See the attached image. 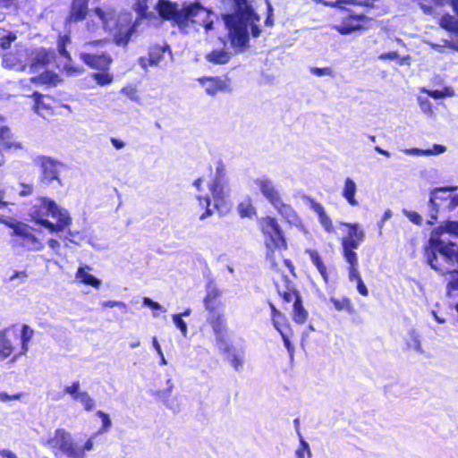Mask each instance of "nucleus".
Wrapping results in <instances>:
<instances>
[{
	"label": "nucleus",
	"mask_w": 458,
	"mask_h": 458,
	"mask_svg": "<svg viewBox=\"0 0 458 458\" xmlns=\"http://www.w3.org/2000/svg\"><path fill=\"white\" fill-rule=\"evenodd\" d=\"M427 263L439 273H449L446 294L453 297L458 291V249L454 243H445L439 238H430L424 249Z\"/></svg>",
	"instance_id": "obj_1"
},
{
	"label": "nucleus",
	"mask_w": 458,
	"mask_h": 458,
	"mask_svg": "<svg viewBox=\"0 0 458 458\" xmlns=\"http://www.w3.org/2000/svg\"><path fill=\"white\" fill-rule=\"evenodd\" d=\"M356 4H359L357 0H335L323 3L325 6L335 9L331 14L335 22L332 29L340 35L361 33L369 28L372 18L363 13H357Z\"/></svg>",
	"instance_id": "obj_2"
},
{
	"label": "nucleus",
	"mask_w": 458,
	"mask_h": 458,
	"mask_svg": "<svg viewBox=\"0 0 458 458\" xmlns=\"http://www.w3.org/2000/svg\"><path fill=\"white\" fill-rule=\"evenodd\" d=\"M30 216L32 221L52 233L64 232L72 222L66 210L47 197L38 199V203L32 206Z\"/></svg>",
	"instance_id": "obj_3"
},
{
	"label": "nucleus",
	"mask_w": 458,
	"mask_h": 458,
	"mask_svg": "<svg viewBox=\"0 0 458 458\" xmlns=\"http://www.w3.org/2000/svg\"><path fill=\"white\" fill-rule=\"evenodd\" d=\"M258 227L263 236L267 258L272 266H276L275 253L288 249L285 233L276 217L271 216H261L258 219Z\"/></svg>",
	"instance_id": "obj_4"
},
{
	"label": "nucleus",
	"mask_w": 458,
	"mask_h": 458,
	"mask_svg": "<svg viewBox=\"0 0 458 458\" xmlns=\"http://www.w3.org/2000/svg\"><path fill=\"white\" fill-rule=\"evenodd\" d=\"M276 293L284 310L292 307L291 317L294 323L303 325L309 318V311L304 307L303 299L294 283L287 276H283L281 282L275 284Z\"/></svg>",
	"instance_id": "obj_5"
},
{
	"label": "nucleus",
	"mask_w": 458,
	"mask_h": 458,
	"mask_svg": "<svg viewBox=\"0 0 458 458\" xmlns=\"http://www.w3.org/2000/svg\"><path fill=\"white\" fill-rule=\"evenodd\" d=\"M254 183L265 199L283 218L292 222L298 217L292 205L284 201L280 191L276 189L271 179L267 177L258 178L254 181Z\"/></svg>",
	"instance_id": "obj_6"
},
{
	"label": "nucleus",
	"mask_w": 458,
	"mask_h": 458,
	"mask_svg": "<svg viewBox=\"0 0 458 458\" xmlns=\"http://www.w3.org/2000/svg\"><path fill=\"white\" fill-rule=\"evenodd\" d=\"M339 226L344 227L346 234L341 239V253L348 264L359 262L355 251L365 240V233L358 223L340 221Z\"/></svg>",
	"instance_id": "obj_7"
},
{
	"label": "nucleus",
	"mask_w": 458,
	"mask_h": 458,
	"mask_svg": "<svg viewBox=\"0 0 458 458\" xmlns=\"http://www.w3.org/2000/svg\"><path fill=\"white\" fill-rule=\"evenodd\" d=\"M43 445L50 448L55 454L60 452L69 458H81L82 452L80 446L64 428L55 429L54 436L43 442Z\"/></svg>",
	"instance_id": "obj_8"
},
{
	"label": "nucleus",
	"mask_w": 458,
	"mask_h": 458,
	"mask_svg": "<svg viewBox=\"0 0 458 458\" xmlns=\"http://www.w3.org/2000/svg\"><path fill=\"white\" fill-rule=\"evenodd\" d=\"M224 21L228 30L227 37L233 48L243 49L249 43L247 23L234 13L224 16Z\"/></svg>",
	"instance_id": "obj_9"
},
{
	"label": "nucleus",
	"mask_w": 458,
	"mask_h": 458,
	"mask_svg": "<svg viewBox=\"0 0 458 458\" xmlns=\"http://www.w3.org/2000/svg\"><path fill=\"white\" fill-rule=\"evenodd\" d=\"M207 323L211 327L215 335L216 344L224 354L233 351V345L229 342V327L226 317L224 313L207 316Z\"/></svg>",
	"instance_id": "obj_10"
},
{
	"label": "nucleus",
	"mask_w": 458,
	"mask_h": 458,
	"mask_svg": "<svg viewBox=\"0 0 458 458\" xmlns=\"http://www.w3.org/2000/svg\"><path fill=\"white\" fill-rule=\"evenodd\" d=\"M34 163L38 167V182L41 184L49 185L55 181L61 182L60 169L64 167L61 161L49 156L40 155L35 157Z\"/></svg>",
	"instance_id": "obj_11"
},
{
	"label": "nucleus",
	"mask_w": 458,
	"mask_h": 458,
	"mask_svg": "<svg viewBox=\"0 0 458 458\" xmlns=\"http://www.w3.org/2000/svg\"><path fill=\"white\" fill-rule=\"evenodd\" d=\"M12 327H8L0 330V362L8 360L13 363L25 355L21 353V348L16 344L18 334L12 332Z\"/></svg>",
	"instance_id": "obj_12"
},
{
	"label": "nucleus",
	"mask_w": 458,
	"mask_h": 458,
	"mask_svg": "<svg viewBox=\"0 0 458 458\" xmlns=\"http://www.w3.org/2000/svg\"><path fill=\"white\" fill-rule=\"evenodd\" d=\"M271 310V322L276 330L281 335L284 344L291 356L293 355L294 347L290 338L293 335V330L289 319L273 302H268Z\"/></svg>",
	"instance_id": "obj_13"
},
{
	"label": "nucleus",
	"mask_w": 458,
	"mask_h": 458,
	"mask_svg": "<svg viewBox=\"0 0 458 458\" xmlns=\"http://www.w3.org/2000/svg\"><path fill=\"white\" fill-rule=\"evenodd\" d=\"M271 310V322L276 330L281 335L284 344L291 356L293 355L294 347L290 338L293 335V330L289 319L273 302H268Z\"/></svg>",
	"instance_id": "obj_14"
},
{
	"label": "nucleus",
	"mask_w": 458,
	"mask_h": 458,
	"mask_svg": "<svg viewBox=\"0 0 458 458\" xmlns=\"http://www.w3.org/2000/svg\"><path fill=\"white\" fill-rule=\"evenodd\" d=\"M2 224L11 228L12 237H18L21 241L22 245L35 246L38 243V238L33 234V228L29 225L16 220H2Z\"/></svg>",
	"instance_id": "obj_15"
},
{
	"label": "nucleus",
	"mask_w": 458,
	"mask_h": 458,
	"mask_svg": "<svg viewBox=\"0 0 458 458\" xmlns=\"http://www.w3.org/2000/svg\"><path fill=\"white\" fill-rule=\"evenodd\" d=\"M79 58L89 68L103 72L108 71L112 63L110 55L105 51L81 52Z\"/></svg>",
	"instance_id": "obj_16"
},
{
	"label": "nucleus",
	"mask_w": 458,
	"mask_h": 458,
	"mask_svg": "<svg viewBox=\"0 0 458 458\" xmlns=\"http://www.w3.org/2000/svg\"><path fill=\"white\" fill-rule=\"evenodd\" d=\"M55 59V53L53 49L38 47L31 51L30 55V72L37 73L40 70L46 69Z\"/></svg>",
	"instance_id": "obj_17"
},
{
	"label": "nucleus",
	"mask_w": 458,
	"mask_h": 458,
	"mask_svg": "<svg viewBox=\"0 0 458 458\" xmlns=\"http://www.w3.org/2000/svg\"><path fill=\"white\" fill-rule=\"evenodd\" d=\"M201 86L205 88L207 94L215 96L219 92H230V79L227 76L224 78L218 76H203L198 79Z\"/></svg>",
	"instance_id": "obj_18"
},
{
	"label": "nucleus",
	"mask_w": 458,
	"mask_h": 458,
	"mask_svg": "<svg viewBox=\"0 0 458 458\" xmlns=\"http://www.w3.org/2000/svg\"><path fill=\"white\" fill-rule=\"evenodd\" d=\"M88 0H72L65 24H77L86 20L89 9Z\"/></svg>",
	"instance_id": "obj_19"
},
{
	"label": "nucleus",
	"mask_w": 458,
	"mask_h": 458,
	"mask_svg": "<svg viewBox=\"0 0 458 458\" xmlns=\"http://www.w3.org/2000/svg\"><path fill=\"white\" fill-rule=\"evenodd\" d=\"M458 189L457 186H444V187H437L431 191L430 192V198H429V204L432 208V210L435 212L434 215H432V219L434 221L437 220V214L438 213L439 209L441 208H445V205L447 203V199L451 197V194L447 195H441L439 193H446L448 191H454Z\"/></svg>",
	"instance_id": "obj_20"
},
{
	"label": "nucleus",
	"mask_w": 458,
	"mask_h": 458,
	"mask_svg": "<svg viewBox=\"0 0 458 458\" xmlns=\"http://www.w3.org/2000/svg\"><path fill=\"white\" fill-rule=\"evenodd\" d=\"M310 208L317 214L318 220L324 231L328 234L336 235V229L333 224L332 219L327 214L323 205L312 198H307Z\"/></svg>",
	"instance_id": "obj_21"
},
{
	"label": "nucleus",
	"mask_w": 458,
	"mask_h": 458,
	"mask_svg": "<svg viewBox=\"0 0 458 458\" xmlns=\"http://www.w3.org/2000/svg\"><path fill=\"white\" fill-rule=\"evenodd\" d=\"M208 189L214 200V208L219 213L226 211L227 204L221 180L214 178L208 184Z\"/></svg>",
	"instance_id": "obj_22"
},
{
	"label": "nucleus",
	"mask_w": 458,
	"mask_h": 458,
	"mask_svg": "<svg viewBox=\"0 0 458 458\" xmlns=\"http://www.w3.org/2000/svg\"><path fill=\"white\" fill-rule=\"evenodd\" d=\"M222 291L216 287H211L207 290V293L203 299L205 310L208 312V316L218 314L219 310L223 308V302L221 301Z\"/></svg>",
	"instance_id": "obj_23"
},
{
	"label": "nucleus",
	"mask_w": 458,
	"mask_h": 458,
	"mask_svg": "<svg viewBox=\"0 0 458 458\" xmlns=\"http://www.w3.org/2000/svg\"><path fill=\"white\" fill-rule=\"evenodd\" d=\"M453 11L458 16V0H448ZM439 26L448 32L458 36V18L450 14H443L438 22Z\"/></svg>",
	"instance_id": "obj_24"
},
{
	"label": "nucleus",
	"mask_w": 458,
	"mask_h": 458,
	"mask_svg": "<svg viewBox=\"0 0 458 458\" xmlns=\"http://www.w3.org/2000/svg\"><path fill=\"white\" fill-rule=\"evenodd\" d=\"M157 10L160 17L166 21H173L178 24L180 17L178 6L175 3L167 0H159L157 3Z\"/></svg>",
	"instance_id": "obj_25"
},
{
	"label": "nucleus",
	"mask_w": 458,
	"mask_h": 458,
	"mask_svg": "<svg viewBox=\"0 0 458 458\" xmlns=\"http://www.w3.org/2000/svg\"><path fill=\"white\" fill-rule=\"evenodd\" d=\"M21 148V144L14 140L11 129L6 125H0V150H17Z\"/></svg>",
	"instance_id": "obj_26"
},
{
	"label": "nucleus",
	"mask_w": 458,
	"mask_h": 458,
	"mask_svg": "<svg viewBox=\"0 0 458 458\" xmlns=\"http://www.w3.org/2000/svg\"><path fill=\"white\" fill-rule=\"evenodd\" d=\"M348 278L351 282H356L357 291L361 296H369V289L359 272V262L348 264Z\"/></svg>",
	"instance_id": "obj_27"
},
{
	"label": "nucleus",
	"mask_w": 458,
	"mask_h": 458,
	"mask_svg": "<svg viewBox=\"0 0 458 458\" xmlns=\"http://www.w3.org/2000/svg\"><path fill=\"white\" fill-rule=\"evenodd\" d=\"M91 270V267L88 265L79 267L75 273V278L78 282L89 285L94 288H99L101 285V280L97 278L95 276L89 274L88 271Z\"/></svg>",
	"instance_id": "obj_28"
},
{
	"label": "nucleus",
	"mask_w": 458,
	"mask_h": 458,
	"mask_svg": "<svg viewBox=\"0 0 458 458\" xmlns=\"http://www.w3.org/2000/svg\"><path fill=\"white\" fill-rule=\"evenodd\" d=\"M61 80L57 73L46 70L37 76L31 77L30 81L35 85L56 86Z\"/></svg>",
	"instance_id": "obj_29"
},
{
	"label": "nucleus",
	"mask_w": 458,
	"mask_h": 458,
	"mask_svg": "<svg viewBox=\"0 0 458 458\" xmlns=\"http://www.w3.org/2000/svg\"><path fill=\"white\" fill-rule=\"evenodd\" d=\"M205 59L212 64L223 65L230 62L231 53L224 48L213 49L205 55Z\"/></svg>",
	"instance_id": "obj_30"
},
{
	"label": "nucleus",
	"mask_w": 458,
	"mask_h": 458,
	"mask_svg": "<svg viewBox=\"0 0 458 458\" xmlns=\"http://www.w3.org/2000/svg\"><path fill=\"white\" fill-rule=\"evenodd\" d=\"M334 308L337 311H346L349 315L356 316L357 310L352 301L349 297L335 298L331 297L329 299Z\"/></svg>",
	"instance_id": "obj_31"
},
{
	"label": "nucleus",
	"mask_w": 458,
	"mask_h": 458,
	"mask_svg": "<svg viewBox=\"0 0 458 458\" xmlns=\"http://www.w3.org/2000/svg\"><path fill=\"white\" fill-rule=\"evenodd\" d=\"M202 10V6L198 4H191L188 6L183 7L182 9H180L179 14V20H178V25H185L190 21H193V18L197 16V14L199 13V11Z\"/></svg>",
	"instance_id": "obj_32"
},
{
	"label": "nucleus",
	"mask_w": 458,
	"mask_h": 458,
	"mask_svg": "<svg viewBox=\"0 0 458 458\" xmlns=\"http://www.w3.org/2000/svg\"><path fill=\"white\" fill-rule=\"evenodd\" d=\"M357 191V185L352 178H345L344 185L342 191V196L345 199L348 204L352 207L358 206L359 202L355 199Z\"/></svg>",
	"instance_id": "obj_33"
},
{
	"label": "nucleus",
	"mask_w": 458,
	"mask_h": 458,
	"mask_svg": "<svg viewBox=\"0 0 458 458\" xmlns=\"http://www.w3.org/2000/svg\"><path fill=\"white\" fill-rule=\"evenodd\" d=\"M306 253L309 254L312 264L317 267L323 280L327 284L329 282V275L319 252L316 250L308 249Z\"/></svg>",
	"instance_id": "obj_34"
},
{
	"label": "nucleus",
	"mask_w": 458,
	"mask_h": 458,
	"mask_svg": "<svg viewBox=\"0 0 458 458\" xmlns=\"http://www.w3.org/2000/svg\"><path fill=\"white\" fill-rule=\"evenodd\" d=\"M28 0H0V9L18 14L26 6Z\"/></svg>",
	"instance_id": "obj_35"
},
{
	"label": "nucleus",
	"mask_w": 458,
	"mask_h": 458,
	"mask_svg": "<svg viewBox=\"0 0 458 458\" xmlns=\"http://www.w3.org/2000/svg\"><path fill=\"white\" fill-rule=\"evenodd\" d=\"M34 331L28 325H22L21 335L18 334L17 342L20 343L21 353L26 354L29 351V343L33 337Z\"/></svg>",
	"instance_id": "obj_36"
},
{
	"label": "nucleus",
	"mask_w": 458,
	"mask_h": 458,
	"mask_svg": "<svg viewBox=\"0 0 458 458\" xmlns=\"http://www.w3.org/2000/svg\"><path fill=\"white\" fill-rule=\"evenodd\" d=\"M427 15H435L436 8L440 4L439 0H413Z\"/></svg>",
	"instance_id": "obj_37"
},
{
	"label": "nucleus",
	"mask_w": 458,
	"mask_h": 458,
	"mask_svg": "<svg viewBox=\"0 0 458 458\" xmlns=\"http://www.w3.org/2000/svg\"><path fill=\"white\" fill-rule=\"evenodd\" d=\"M237 211L241 217H251L257 211L250 199L241 202L237 207Z\"/></svg>",
	"instance_id": "obj_38"
},
{
	"label": "nucleus",
	"mask_w": 458,
	"mask_h": 458,
	"mask_svg": "<svg viewBox=\"0 0 458 458\" xmlns=\"http://www.w3.org/2000/svg\"><path fill=\"white\" fill-rule=\"evenodd\" d=\"M197 199L199 202V205L205 209V211L200 215L199 219L204 220L209 216H211L214 213L213 209L210 208L211 205V199L208 195L202 196L199 195L197 196Z\"/></svg>",
	"instance_id": "obj_39"
},
{
	"label": "nucleus",
	"mask_w": 458,
	"mask_h": 458,
	"mask_svg": "<svg viewBox=\"0 0 458 458\" xmlns=\"http://www.w3.org/2000/svg\"><path fill=\"white\" fill-rule=\"evenodd\" d=\"M30 98H33V100H34L33 108L36 113L42 115V114H44L45 111L49 110V106L47 104H45L43 101V99H44L43 94H41L38 91H35L30 95Z\"/></svg>",
	"instance_id": "obj_40"
},
{
	"label": "nucleus",
	"mask_w": 458,
	"mask_h": 458,
	"mask_svg": "<svg viewBox=\"0 0 458 458\" xmlns=\"http://www.w3.org/2000/svg\"><path fill=\"white\" fill-rule=\"evenodd\" d=\"M71 43V38L69 35H59L57 38V51L61 56L70 60L71 55L67 51V45Z\"/></svg>",
	"instance_id": "obj_41"
},
{
	"label": "nucleus",
	"mask_w": 458,
	"mask_h": 458,
	"mask_svg": "<svg viewBox=\"0 0 458 458\" xmlns=\"http://www.w3.org/2000/svg\"><path fill=\"white\" fill-rule=\"evenodd\" d=\"M437 230L439 234L447 233L458 237V221H445Z\"/></svg>",
	"instance_id": "obj_42"
},
{
	"label": "nucleus",
	"mask_w": 458,
	"mask_h": 458,
	"mask_svg": "<svg viewBox=\"0 0 458 458\" xmlns=\"http://www.w3.org/2000/svg\"><path fill=\"white\" fill-rule=\"evenodd\" d=\"M103 72H95L92 74L93 80L97 82L99 86H106L113 82L114 77L112 74Z\"/></svg>",
	"instance_id": "obj_43"
},
{
	"label": "nucleus",
	"mask_w": 458,
	"mask_h": 458,
	"mask_svg": "<svg viewBox=\"0 0 458 458\" xmlns=\"http://www.w3.org/2000/svg\"><path fill=\"white\" fill-rule=\"evenodd\" d=\"M17 39V35L13 31H8L6 35L0 38V48L8 50L12 44Z\"/></svg>",
	"instance_id": "obj_44"
},
{
	"label": "nucleus",
	"mask_w": 458,
	"mask_h": 458,
	"mask_svg": "<svg viewBox=\"0 0 458 458\" xmlns=\"http://www.w3.org/2000/svg\"><path fill=\"white\" fill-rule=\"evenodd\" d=\"M77 400L82 403L85 411H89L93 410L95 403L94 400L89 396L88 392H81Z\"/></svg>",
	"instance_id": "obj_45"
},
{
	"label": "nucleus",
	"mask_w": 458,
	"mask_h": 458,
	"mask_svg": "<svg viewBox=\"0 0 458 458\" xmlns=\"http://www.w3.org/2000/svg\"><path fill=\"white\" fill-rule=\"evenodd\" d=\"M148 0H136L133 9L138 13L139 17L146 18L148 16Z\"/></svg>",
	"instance_id": "obj_46"
},
{
	"label": "nucleus",
	"mask_w": 458,
	"mask_h": 458,
	"mask_svg": "<svg viewBox=\"0 0 458 458\" xmlns=\"http://www.w3.org/2000/svg\"><path fill=\"white\" fill-rule=\"evenodd\" d=\"M424 92H426L428 96L433 98L434 99H440L445 97H449V96L453 95V91L447 87L444 88V89H442V90L427 89V90H424Z\"/></svg>",
	"instance_id": "obj_47"
},
{
	"label": "nucleus",
	"mask_w": 458,
	"mask_h": 458,
	"mask_svg": "<svg viewBox=\"0 0 458 458\" xmlns=\"http://www.w3.org/2000/svg\"><path fill=\"white\" fill-rule=\"evenodd\" d=\"M96 414L102 420V426L99 428L98 433H104L108 431L112 426V421L109 418V415L103 411H98Z\"/></svg>",
	"instance_id": "obj_48"
},
{
	"label": "nucleus",
	"mask_w": 458,
	"mask_h": 458,
	"mask_svg": "<svg viewBox=\"0 0 458 458\" xmlns=\"http://www.w3.org/2000/svg\"><path fill=\"white\" fill-rule=\"evenodd\" d=\"M446 150V147L440 144H434L431 148L427 149H415L416 152L423 154L425 156L439 155Z\"/></svg>",
	"instance_id": "obj_49"
},
{
	"label": "nucleus",
	"mask_w": 458,
	"mask_h": 458,
	"mask_svg": "<svg viewBox=\"0 0 458 458\" xmlns=\"http://www.w3.org/2000/svg\"><path fill=\"white\" fill-rule=\"evenodd\" d=\"M164 51L160 47H155L148 53V63L150 65H157L163 58Z\"/></svg>",
	"instance_id": "obj_50"
},
{
	"label": "nucleus",
	"mask_w": 458,
	"mask_h": 458,
	"mask_svg": "<svg viewBox=\"0 0 458 458\" xmlns=\"http://www.w3.org/2000/svg\"><path fill=\"white\" fill-rule=\"evenodd\" d=\"M378 59L382 61L394 60L397 61V63L400 65H403L404 64V58L400 57L399 54L396 51L382 53L381 55H379Z\"/></svg>",
	"instance_id": "obj_51"
},
{
	"label": "nucleus",
	"mask_w": 458,
	"mask_h": 458,
	"mask_svg": "<svg viewBox=\"0 0 458 458\" xmlns=\"http://www.w3.org/2000/svg\"><path fill=\"white\" fill-rule=\"evenodd\" d=\"M2 64L4 67L13 69L16 66V57L13 53H4L2 55Z\"/></svg>",
	"instance_id": "obj_52"
},
{
	"label": "nucleus",
	"mask_w": 458,
	"mask_h": 458,
	"mask_svg": "<svg viewBox=\"0 0 458 458\" xmlns=\"http://www.w3.org/2000/svg\"><path fill=\"white\" fill-rule=\"evenodd\" d=\"M296 456L297 458H310L311 456L309 444L303 439H301L300 446L296 450Z\"/></svg>",
	"instance_id": "obj_53"
},
{
	"label": "nucleus",
	"mask_w": 458,
	"mask_h": 458,
	"mask_svg": "<svg viewBox=\"0 0 458 458\" xmlns=\"http://www.w3.org/2000/svg\"><path fill=\"white\" fill-rule=\"evenodd\" d=\"M121 92L125 95L127 98H129L131 100L135 102H140V97L138 95V90L136 87L129 85L126 87H123L121 89Z\"/></svg>",
	"instance_id": "obj_54"
},
{
	"label": "nucleus",
	"mask_w": 458,
	"mask_h": 458,
	"mask_svg": "<svg viewBox=\"0 0 458 458\" xmlns=\"http://www.w3.org/2000/svg\"><path fill=\"white\" fill-rule=\"evenodd\" d=\"M80 382L79 381H73L71 386H67L64 387V392L65 394H70L72 399L77 400L78 396L80 395L81 392L80 390Z\"/></svg>",
	"instance_id": "obj_55"
},
{
	"label": "nucleus",
	"mask_w": 458,
	"mask_h": 458,
	"mask_svg": "<svg viewBox=\"0 0 458 458\" xmlns=\"http://www.w3.org/2000/svg\"><path fill=\"white\" fill-rule=\"evenodd\" d=\"M173 321L175 326L179 328L182 335L186 336L188 333V327L186 322L182 319V314L173 315Z\"/></svg>",
	"instance_id": "obj_56"
},
{
	"label": "nucleus",
	"mask_w": 458,
	"mask_h": 458,
	"mask_svg": "<svg viewBox=\"0 0 458 458\" xmlns=\"http://www.w3.org/2000/svg\"><path fill=\"white\" fill-rule=\"evenodd\" d=\"M101 307L102 308L118 307V308L122 309L124 311L127 310V305L124 302L119 301H103L101 303Z\"/></svg>",
	"instance_id": "obj_57"
},
{
	"label": "nucleus",
	"mask_w": 458,
	"mask_h": 458,
	"mask_svg": "<svg viewBox=\"0 0 458 458\" xmlns=\"http://www.w3.org/2000/svg\"><path fill=\"white\" fill-rule=\"evenodd\" d=\"M310 72L313 75H316L318 77H321V76H325V75L331 76L333 73V71L330 67H322V68L313 67V68H311Z\"/></svg>",
	"instance_id": "obj_58"
},
{
	"label": "nucleus",
	"mask_w": 458,
	"mask_h": 458,
	"mask_svg": "<svg viewBox=\"0 0 458 458\" xmlns=\"http://www.w3.org/2000/svg\"><path fill=\"white\" fill-rule=\"evenodd\" d=\"M458 207V194L451 195L447 199V203L445 205V209L447 211H453Z\"/></svg>",
	"instance_id": "obj_59"
},
{
	"label": "nucleus",
	"mask_w": 458,
	"mask_h": 458,
	"mask_svg": "<svg viewBox=\"0 0 458 458\" xmlns=\"http://www.w3.org/2000/svg\"><path fill=\"white\" fill-rule=\"evenodd\" d=\"M21 190L19 191V195L21 197H28L33 193V185L28 183H21Z\"/></svg>",
	"instance_id": "obj_60"
},
{
	"label": "nucleus",
	"mask_w": 458,
	"mask_h": 458,
	"mask_svg": "<svg viewBox=\"0 0 458 458\" xmlns=\"http://www.w3.org/2000/svg\"><path fill=\"white\" fill-rule=\"evenodd\" d=\"M142 301L144 306L148 307L152 310H159L162 308L158 302L154 301L152 299L148 297H144Z\"/></svg>",
	"instance_id": "obj_61"
},
{
	"label": "nucleus",
	"mask_w": 458,
	"mask_h": 458,
	"mask_svg": "<svg viewBox=\"0 0 458 458\" xmlns=\"http://www.w3.org/2000/svg\"><path fill=\"white\" fill-rule=\"evenodd\" d=\"M93 11L95 14L102 21L103 24L106 26L108 24L106 13L100 7H95Z\"/></svg>",
	"instance_id": "obj_62"
},
{
	"label": "nucleus",
	"mask_w": 458,
	"mask_h": 458,
	"mask_svg": "<svg viewBox=\"0 0 458 458\" xmlns=\"http://www.w3.org/2000/svg\"><path fill=\"white\" fill-rule=\"evenodd\" d=\"M230 362H231V365L233 367V369L235 370H238L242 365V362H243V360H242V357L238 355V354H234L231 359H230Z\"/></svg>",
	"instance_id": "obj_63"
},
{
	"label": "nucleus",
	"mask_w": 458,
	"mask_h": 458,
	"mask_svg": "<svg viewBox=\"0 0 458 458\" xmlns=\"http://www.w3.org/2000/svg\"><path fill=\"white\" fill-rule=\"evenodd\" d=\"M407 216L411 222H412L413 224H415L417 225H420L422 223V218H421L420 215L417 212L411 211L407 214Z\"/></svg>",
	"instance_id": "obj_64"
}]
</instances>
